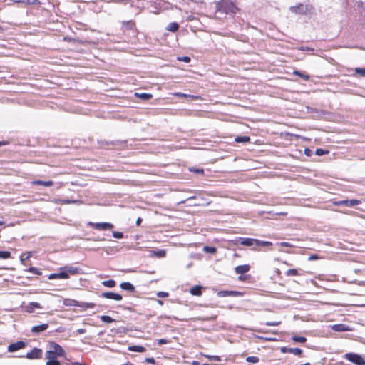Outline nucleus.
<instances>
[{
    "instance_id": "f257e3e1",
    "label": "nucleus",
    "mask_w": 365,
    "mask_h": 365,
    "mask_svg": "<svg viewBox=\"0 0 365 365\" xmlns=\"http://www.w3.org/2000/svg\"><path fill=\"white\" fill-rule=\"evenodd\" d=\"M49 350L46 352V359L57 358L60 356H64L66 351L64 349L57 343L51 341L48 343Z\"/></svg>"
},
{
    "instance_id": "f03ea898",
    "label": "nucleus",
    "mask_w": 365,
    "mask_h": 365,
    "mask_svg": "<svg viewBox=\"0 0 365 365\" xmlns=\"http://www.w3.org/2000/svg\"><path fill=\"white\" fill-rule=\"evenodd\" d=\"M218 11L225 13L227 14H234L237 10L235 4L230 0H222L217 4Z\"/></svg>"
},
{
    "instance_id": "7ed1b4c3",
    "label": "nucleus",
    "mask_w": 365,
    "mask_h": 365,
    "mask_svg": "<svg viewBox=\"0 0 365 365\" xmlns=\"http://www.w3.org/2000/svg\"><path fill=\"white\" fill-rule=\"evenodd\" d=\"M344 358L356 365H365V360L363 357L355 353H346Z\"/></svg>"
},
{
    "instance_id": "20e7f679",
    "label": "nucleus",
    "mask_w": 365,
    "mask_h": 365,
    "mask_svg": "<svg viewBox=\"0 0 365 365\" xmlns=\"http://www.w3.org/2000/svg\"><path fill=\"white\" fill-rule=\"evenodd\" d=\"M88 225L91 226L96 230H112L114 227V225L110 222H91L88 223Z\"/></svg>"
},
{
    "instance_id": "39448f33",
    "label": "nucleus",
    "mask_w": 365,
    "mask_h": 365,
    "mask_svg": "<svg viewBox=\"0 0 365 365\" xmlns=\"http://www.w3.org/2000/svg\"><path fill=\"white\" fill-rule=\"evenodd\" d=\"M308 10V6L302 4H298L297 6L289 7V11L296 14L305 15Z\"/></svg>"
},
{
    "instance_id": "423d86ee",
    "label": "nucleus",
    "mask_w": 365,
    "mask_h": 365,
    "mask_svg": "<svg viewBox=\"0 0 365 365\" xmlns=\"http://www.w3.org/2000/svg\"><path fill=\"white\" fill-rule=\"evenodd\" d=\"M240 243L242 245L251 247L252 250H256L257 247V239L240 237L239 239Z\"/></svg>"
},
{
    "instance_id": "0eeeda50",
    "label": "nucleus",
    "mask_w": 365,
    "mask_h": 365,
    "mask_svg": "<svg viewBox=\"0 0 365 365\" xmlns=\"http://www.w3.org/2000/svg\"><path fill=\"white\" fill-rule=\"evenodd\" d=\"M360 203H361V202L359 200H355V199L339 200V201H336L334 202V204L337 206L343 205V206L350 207H354Z\"/></svg>"
},
{
    "instance_id": "6e6552de",
    "label": "nucleus",
    "mask_w": 365,
    "mask_h": 365,
    "mask_svg": "<svg viewBox=\"0 0 365 365\" xmlns=\"http://www.w3.org/2000/svg\"><path fill=\"white\" fill-rule=\"evenodd\" d=\"M42 350L38 348H34L30 352L26 354V357L29 359H37L41 358Z\"/></svg>"
},
{
    "instance_id": "1a4fd4ad",
    "label": "nucleus",
    "mask_w": 365,
    "mask_h": 365,
    "mask_svg": "<svg viewBox=\"0 0 365 365\" xmlns=\"http://www.w3.org/2000/svg\"><path fill=\"white\" fill-rule=\"evenodd\" d=\"M101 297L106 299H113L115 301H120L123 299L122 296L120 294L112 292H103L101 294Z\"/></svg>"
},
{
    "instance_id": "9d476101",
    "label": "nucleus",
    "mask_w": 365,
    "mask_h": 365,
    "mask_svg": "<svg viewBox=\"0 0 365 365\" xmlns=\"http://www.w3.org/2000/svg\"><path fill=\"white\" fill-rule=\"evenodd\" d=\"M26 346V343L23 341H19L17 342L11 344L8 346V351L9 352H14L19 349H23Z\"/></svg>"
},
{
    "instance_id": "9b49d317",
    "label": "nucleus",
    "mask_w": 365,
    "mask_h": 365,
    "mask_svg": "<svg viewBox=\"0 0 365 365\" xmlns=\"http://www.w3.org/2000/svg\"><path fill=\"white\" fill-rule=\"evenodd\" d=\"M49 279H66L69 278V275H68L66 272L61 269V267L59 268V272L51 274L48 277Z\"/></svg>"
},
{
    "instance_id": "f8f14e48",
    "label": "nucleus",
    "mask_w": 365,
    "mask_h": 365,
    "mask_svg": "<svg viewBox=\"0 0 365 365\" xmlns=\"http://www.w3.org/2000/svg\"><path fill=\"white\" fill-rule=\"evenodd\" d=\"M280 351L283 354L284 353H290L294 355L300 356L302 354V350L299 348H288L286 346H282L280 348Z\"/></svg>"
},
{
    "instance_id": "ddd939ff",
    "label": "nucleus",
    "mask_w": 365,
    "mask_h": 365,
    "mask_svg": "<svg viewBox=\"0 0 365 365\" xmlns=\"http://www.w3.org/2000/svg\"><path fill=\"white\" fill-rule=\"evenodd\" d=\"M217 296L220 297H237L241 296L242 294L240 292L237 291H220L217 292Z\"/></svg>"
},
{
    "instance_id": "4468645a",
    "label": "nucleus",
    "mask_w": 365,
    "mask_h": 365,
    "mask_svg": "<svg viewBox=\"0 0 365 365\" xmlns=\"http://www.w3.org/2000/svg\"><path fill=\"white\" fill-rule=\"evenodd\" d=\"M61 269H63V272H66L69 276L70 274L74 275L79 274V269L72 266H64L61 267Z\"/></svg>"
},
{
    "instance_id": "2eb2a0df",
    "label": "nucleus",
    "mask_w": 365,
    "mask_h": 365,
    "mask_svg": "<svg viewBox=\"0 0 365 365\" xmlns=\"http://www.w3.org/2000/svg\"><path fill=\"white\" fill-rule=\"evenodd\" d=\"M48 327V324H42L40 325L34 326L31 329V331L35 334H39L45 330H46Z\"/></svg>"
},
{
    "instance_id": "dca6fc26",
    "label": "nucleus",
    "mask_w": 365,
    "mask_h": 365,
    "mask_svg": "<svg viewBox=\"0 0 365 365\" xmlns=\"http://www.w3.org/2000/svg\"><path fill=\"white\" fill-rule=\"evenodd\" d=\"M120 287L125 291L134 292L135 291V287L130 282H122L120 284Z\"/></svg>"
},
{
    "instance_id": "f3484780",
    "label": "nucleus",
    "mask_w": 365,
    "mask_h": 365,
    "mask_svg": "<svg viewBox=\"0 0 365 365\" xmlns=\"http://www.w3.org/2000/svg\"><path fill=\"white\" fill-rule=\"evenodd\" d=\"M250 267L247 264L239 265L235 268V271L237 274H245L250 270Z\"/></svg>"
},
{
    "instance_id": "a211bd4d",
    "label": "nucleus",
    "mask_w": 365,
    "mask_h": 365,
    "mask_svg": "<svg viewBox=\"0 0 365 365\" xmlns=\"http://www.w3.org/2000/svg\"><path fill=\"white\" fill-rule=\"evenodd\" d=\"M332 329L336 331H346L350 330V329L349 328V327L347 325L343 324H339L334 325L332 327Z\"/></svg>"
},
{
    "instance_id": "6ab92c4d",
    "label": "nucleus",
    "mask_w": 365,
    "mask_h": 365,
    "mask_svg": "<svg viewBox=\"0 0 365 365\" xmlns=\"http://www.w3.org/2000/svg\"><path fill=\"white\" fill-rule=\"evenodd\" d=\"M202 287L200 285H196L192 287L190 290V293L194 296H200L202 294Z\"/></svg>"
},
{
    "instance_id": "aec40b11",
    "label": "nucleus",
    "mask_w": 365,
    "mask_h": 365,
    "mask_svg": "<svg viewBox=\"0 0 365 365\" xmlns=\"http://www.w3.org/2000/svg\"><path fill=\"white\" fill-rule=\"evenodd\" d=\"M57 203L61 205L66 204H80L81 202L78 200H68V199H59L57 200Z\"/></svg>"
},
{
    "instance_id": "412c9836",
    "label": "nucleus",
    "mask_w": 365,
    "mask_h": 365,
    "mask_svg": "<svg viewBox=\"0 0 365 365\" xmlns=\"http://www.w3.org/2000/svg\"><path fill=\"white\" fill-rule=\"evenodd\" d=\"M128 349V351H130L140 352V353L145 352L146 351V349L144 346H138V345L129 346Z\"/></svg>"
},
{
    "instance_id": "4be33fe9",
    "label": "nucleus",
    "mask_w": 365,
    "mask_h": 365,
    "mask_svg": "<svg viewBox=\"0 0 365 365\" xmlns=\"http://www.w3.org/2000/svg\"><path fill=\"white\" fill-rule=\"evenodd\" d=\"M32 183L34 185H43L45 187H50L53 185V182L51 180L43 181V180H38L33 181Z\"/></svg>"
},
{
    "instance_id": "5701e85b",
    "label": "nucleus",
    "mask_w": 365,
    "mask_h": 365,
    "mask_svg": "<svg viewBox=\"0 0 365 365\" xmlns=\"http://www.w3.org/2000/svg\"><path fill=\"white\" fill-rule=\"evenodd\" d=\"M178 29H179V25L176 22L170 23L166 27V29L171 32H175L178 30Z\"/></svg>"
},
{
    "instance_id": "b1692460",
    "label": "nucleus",
    "mask_w": 365,
    "mask_h": 365,
    "mask_svg": "<svg viewBox=\"0 0 365 365\" xmlns=\"http://www.w3.org/2000/svg\"><path fill=\"white\" fill-rule=\"evenodd\" d=\"M293 74L295 75V76L301 77L304 81H309V78H310L309 75L306 74L304 72H301L299 71H297V70H294L293 71Z\"/></svg>"
},
{
    "instance_id": "393cba45",
    "label": "nucleus",
    "mask_w": 365,
    "mask_h": 365,
    "mask_svg": "<svg viewBox=\"0 0 365 365\" xmlns=\"http://www.w3.org/2000/svg\"><path fill=\"white\" fill-rule=\"evenodd\" d=\"M63 304L66 306H74L78 307V301L71 299H65L63 301Z\"/></svg>"
},
{
    "instance_id": "a878e982",
    "label": "nucleus",
    "mask_w": 365,
    "mask_h": 365,
    "mask_svg": "<svg viewBox=\"0 0 365 365\" xmlns=\"http://www.w3.org/2000/svg\"><path fill=\"white\" fill-rule=\"evenodd\" d=\"M135 95L138 97L139 98L142 99V100H144V101H148L149 99H150L152 98V95L150 93H135Z\"/></svg>"
},
{
    "instance_id": "bb28decb",
    "label": "nucleus",
    "mask_w": 365,
    "mask_h": 365,
    "mask_svg": "<svg viewBox=\"0 0 365 365\" xmlns=\"http://www.w3.org/2000/svg\"><path fill=\"white\" fill-rule=\"evenodd\" d=\"M96 306L94 303H88V302H78V307L83 308V309H88V308H93Z\"/></svg>"
},
{
    "instance_id": "cd10ccee",
    "label": "nucleus",
    "mask_w": 365,
    "mask_h": 365,
    "mask_svg": "<svg viewBox=\"0 0 365 365\" xmlns=\"http://www.w3.org/2000/svg\"><path fill=\"white\" fill-rule=\"evenodd\" d=\"M102 284L105 287L112 288L116 284L115 281L113 279L106 280L102 282Z\"/></svg>"
},
{
    "instance_id": "c85d7f7f",
    "label": "nucleus",
    "mask_w": 365,
    "mask_h": 365,
    "mask_svg": "<svg viewBox=\"0 0 365 365\" xmlns=\"http://www.w3.org/2000/svg\"><path fill=\"white\" fill-rule=\"evenodd\" d=\"M250 140V138L249 136H237L235 138V142L237 143H247Z\"/></svg>"
},
{
    "instance_id": "c756f323",
    "label": "nucleus",
    "mask_w": 365,
    "mask_h": 365,
    "mask_svg": "<svg viewBox=\"0 0 365 365\" xmlns=\"http://www.w3.org/2000/svg\"><path fill=\"white\" fill-rule=\"evenodd\" d=\"M203 251L206 253L215 254L217 252V249L215 247L205 246Z\"/></svg>"
},
{
    "instance_id": "7c9ffc66",
    "label": "nucleus",
    "mask_w": 365,
    "mask_h": 365,
    "mask_svg": "<svg viewBox=\"0 0 365 365\" xmlns=\"http://www.w3.org/2000/svg\"><path fill=\"white\" fill-rule=\"evenodd\" d=\"M101 320L105 323H111L115 322V319L108 315H102L100 317Z\"/></svg>"
},
{
    "instance_id": "2f4dec72",
    "label": "nucleus",
    "mask_w": 365,
    "mask_h": 365,
    "mask_svg": "<svg viewBox=\"0 0 365 365\" xmlns=\"http://www.w3.org/2000/svg\"><path fill=\"white\" fill-rule=\"evenodd\" d=\"M272 243L269 241H262L257 239V247H264V246H272Z\"/></svg>"
},
{
    "instance_id": "473e14b6",
    "label": "nucleus",
    "mask_w": 365,
    "mask_h": 365,
    "mask_svg": "<svg viewBox=\"0 0 365 365\" xmlns=\"http://www.w3.org/2000/svg\"><path fill=\"white\" fill-rule=\"evenodd\" d=\"M47 359L48 361H46V365H61L60 361H58L56 358H50Z\"/></svg>"
},
{
    "instance_id": "72a5a7b5",
    "label": "nucleus",
    "mask_w": 365,
    "mask_h": 365,
    "mask_svg": "<svg viewBox=\"0 0 365 365\" xmlns=\"http://www.w3.org/2000/svg\"><path fill=\"white\" fill-rule=\"evenodd\" d=\"M246 361L249 363H258L259 361V359L257 356H247L246 358Z\"/></svg>"
},
{
    "instance_id": "f704fd0d",
    "label": "nucleus",
    "mask_w": 365,
    "mask_h": 365,
    "mask_svg": "<svg viewBox=\"0 0 365 365\" xmlns=\"http://www.w3.org/2000/svg\"><path fill=\"white\" fill-rule=\"evenodd\" d=\"M292 340L297 343H304V342H306L307 339L304 336H294L292 337Z\"/></svg>"
},
{
    "instance_id": "c9c22d12",
    "label": "nucleus",
    "mask_w": 365,
    "mask_h": 365,
    "mask_svg": "<svg viewBox=\"0 0 365 365\" xmlns=\"http://www.w3.org/2000/svg\"><path fill=\"white\" fill-rule=\"evenodd\" d=\"M26 271L29 272L34 273V274H38V275H41L42 274V272L41 271V269H37L36 267H29Z\"/></svg>"
},
{
    "instance_id": "e433bc0d",
    "label": "nucleus",
    "mask_w": 365,
    "mask_h": 365,
    "mask_svg": "<svg viewBox=\"0 0 365 365\" xmlns=\"http://www.w3.org/2000/svg\"><path fill=\"white\" fill-rule=\"evenodd\" d=\"M24 255H25V254H23V255H21V257H20V260H21V262L23 264H24V262H25L26 260H28V259L31 257V252H27L26 256H25V257H24Z\"/></svg>"
},
{
    "instance_id": "4c0bfd02",
    "label": "nucleus",
    "mask_w": 365,
    "mask_h": 365,
    "mask_svg": "<svg viewBox=\"0 0 365 365\" xmlns=\"http://www.w3.org/2000/svg\"><path fill=\"white\" fill-rule=\"evenodd\" d=\"M354 71L355 73L363 77L365 76V68H356Z\"/></svg>"
},
{
    "instance_id": "58836bf2",
    "label": "nucleus",
    "mask_w": 365,
    "mask_h": 365,
    "mask_svg": "<svg viewBox=\"0 0 365 365\" xmlns=\"http://www.w3.org/2000/svg\"><path fill=\"white\" fill-rule=\"evenodd\" d=\"M11 257V253L8 251H0V258L8 259Z\"/></svg>"
},
{
    "instance_id": "ea45409f",
    "label": "nucleus",
    "mask_w": 365,
    "mask_h": 365,
    "mask_svg": "<svg viewBox=\"0 0 365 365\" xmlns=\"http://www.w3.org/2000/svg\"><path fill=\"white\" fill-rule=\"evenodd\" d=\"M112 235L114 238L117 239H121L123 237V233L118 231H113Z\"/></svg>"
},
{
    "instance_id": "a19ab883",
    "label": "nucleus",
    "mask_w": 365,
    "mask_h": 365,
    "mask_svg": "<svg viewBox=\"0 0 365 365\" xmlns=\"http://www.w3.org/2000/svg\"><path fill=\"white\" fill-rule=\"evenodd\" d=\"M298 274V271L296 269H288L286 272L287 276H294Z\"/></svg>"
},
{
    "instance_id": "79ce46f5",
    "label": "nucleus",
    "mask_w": 365,
    "mask_h": 365,
    "mask_svg": "<svg viewBox=\"0 0 365 365\" xmlns=\"http://www.w3.org/2000/svg\"><path fill=\"white\" fill-rule=\"evenodd\" d=\"M165 254H166V252L163 250H159L155 252V255L158 257H163L165 256Z\"/></svg>"
},
{
    "instance_id": "37998d69",
    "label": "nucleus",
    "mask_w": 365,
    "mask_h": 365,
    "mask_svg": "<svg viewBox=\"0 0 365 365\" xmlns=\"http://www.w3.org/2000/svg\"><path fill=\"white\" fill-rule=\"evenodd\" d=\"M327 153H328V151L323 150L322 148H317L315 151V154L319 156L323 155Z\"/></svg>"
},
{
    "instance_id": "c03bdc74",
    "label": "nucleus",
    "mask_w": 365,
    "mask_h": 365,
    "mask_svg": "<svg viewBox=\"0 0 365 365\" xmlns=\"http://www.w3.org/2000/svg\"><path fill=\"white\" fill-rule=\"evenodd\" d=\"M205 356L207 358H208L210 360H214V361H221V358L219 356L206 355Z\"/></svg>"
},
{
    "instance_id": "a18cd8bd",
    "label": "nucleus",
    "mask_w": 365,
    "mask_h": 365,
    "mask_svg": "<svg viewBox=\"0 0 365 365\" xmlns=\"http://www.w3.org/2000/svg\"><path fill=\"white\" fill-rule=\"evenodd\" d=\"M190 170L191 172H194V173H198V174H203L204 173V170L202 169V168H190Z\"/></svg>"
},
{
    "instance_id": "49530a36",
    "label": "nucleus",
    "mask_w": 365,
    "mask_h": 365,
    "mask_svg": "<svg viewBox=\"0 0 365 365\" xmlns=\"http://www.w3.org/2000/svg\"><path fill=\"white\" fill-rule=\"evenodd\" d=\"M26 312L28 313H32L34 312V308L31 305V303L29 302L25 307Z\"/></svg>"
},
{
    "instance_id": "de8ad7c7",
    "label": "nucleus",
    "mask_w": 365,
    "mask_h": 365,
    "mask_svg": "<svg viewBox=\"0 0 365 365\" xmlns=\"http://www.w3.org/2000/svg\"><path fill=\"white\" fill-rule=\"evenodd\" d=\"M281 324V322H267L265 324L267 326H278Z\"/></svg>"
},
{
    "instance_id": "09e8293b",
    "label": "nucleus",
    "mask_w": 365,
    "mask_h": 365,
    "mask_svg": "<svg viewBox=\"0 0 365 365\" xmlns=\"http://www.w3.org/2000/svg\"><path fill=\"white\" fill-rule=\"evenodd\" d=\"M157 296L158 297H166L168 296V292H158L157 293Z\"/></svg>"
},
{
    "instance_id": "8fccbe9b",
    "label": "nucleus",
    "mask_w": 365,
    "mask_h": 365,
    "mask_svg": "<svg viewBox=\"0 0 365 365\" xmlns=\"http://www.w3.org/2000/svg\"><path fill=\"white\" fill-rule=\"evenodd\" d=\"M300 50L303 51H314V48L307 46H302Z\"/></svg>"
},
{
    "instance_id": "3c124183",
    "label": "nucleus",
    "mask_w": 365,
    "mask_h": 365,
    "mask_svg": "<svg viewBox=\"0 0 365 365\" xmlns=\"http://www.w3.org/2000/svg\"><path fill=\"white\" fill-rule=\"evenodd\" d=\"M259 339H264L267 341H277V339L275 338H272V337H259Z\"/></svg>"
},
{
    "instance_id": "603ef678",
    "label": "nucleus",
    "mask_w": 365,
    "mask_h": 365,
    "mask_svg": "<svg viewBox=\"0 0 365 365\" xmlns=\"http://www.w3.org/2000/svg\"><path fill=\"white\" fill-rule=\"evenodd\" d=\"M31 303V305L34 307V308H38V309H41L42 308V307L41 306V304L38 302H30Z\"/></svg>"
},
{
    "instance_id": "864d4df0",
    "label": "nucleus",
    "mask_w": 365,
    "mask_h": 365,
    "mask_svg": "<svg viewBox=\"0 0 365 365\" xmlns=\"http://www.w3.org/2000/svg\"><path fill=\"white\" fill-rule=\"evenodd\" d=\"M145 362L154 364H155V360L154 358H152V357L151 358H146L145 359Z\"/></svg>"
},
{
    "instance_id": "5fc2aeb1",
    "label": "nucleus",
    "mask_w": 365,
    "mask_h": 365,
    "mask_svg": "<svg viewBox=\"0 0 365 365\" xmlns=\"http://www.w3.org/2000/svg\"><path fill=\"white\" fill-rule=\"evenodd\" d=\"M168 342V341L167 339H160L158 341V344L159 345H163V344H165Z\"/></svg>"
},
{
    "instance_id": "6e6d98bb",
    "label": "nucleus",
    "mask_w": 365,
    "mask_h": 365,
    "mask_svg": "<svg viewBox=\"0 0 365 365\" xmlns=\"http://www.w3.org/2000/svg\"><path fill=\"white\" fill-rule=\"evenodd\" d=\"M180 61H182L185 63H189L190 61V58L188 56H183L181 58H179Z\"/></svg>"
},
{
    "instance_id": "4d7b16f0",
    "label": "nucleus",
    "mask_w": 365,
    "mask_h": 365,
    "mask_svg": "<svg viewBox=\"0 0 365 365\" xmlns=\"http://www.w3.org/2000/svg\"><path fill=\"white\" fill-rule=\"evenodd\" d=\"M312 151L309 149V148H305L304 150V154L307 155V156H311L312 155Z\"/></svg>"
},
{
    "instance_id": "13d9d810",
    "label": "nucleus",
    "mask_w": 365,
    "mask_h": 365,
    "mask_svg": "<svg viewBox=\"0 0 365 365\" xmlns=\"http://www.w3.org/2000/svg\"><path fill=\"white\" fill-rule=\"evenodd\" d=\"M319 259V257L317 255H311L309 257V260H314V259Z\"/></svg>"
},
{
    "instance_id": "bf43d9fd",
    "label": "nucleus",
    "mask_w": 365,
    "mask_h": 365,
    "mask_svg": "<svg viewBox=\"0 0 365 365\" xmlns=\"http://www.w3.org/2000/svg\"><path fill=\"white\" fill-rule=\"evenodd\" d=\"M280 245L282 247H292V245L287 242H282L280 243Z\"/></svg>"
},
{
    "instance_id": "052dcab7",
    "label": "nucleus",
    "mask_w": 365,
    "mask_h": 365,
    "mask_svg": "<svg viewBox=\"0 0 365 365\" xmlns=\"http://www.w3.org/2000/svg\"><path fill=\"white\" fill-rule=\"evenodd\" d=\"M76 331L79 334H83L86 332V329H83V328H80V329H77Z\"/></svg>"
},
{
    "instance_id": "680f3d73",
    "label": "nucleus",
    "mask_w": 365,
    "mask_h": 365,
    "mask_svg": "<svg viewBox=\"0 0 365 365\" xmlns=\"http://www.w3.org/2000/svg\"><path fill=\"white\" fill-rule=\"evenodd\" d=\"M216 318H217V316L215 315V316L206 317V318H205V320L212 321V320H215Z\"/></svg>"
},
{
    "instance_id": "e2e57ef3",
    "label": "nucleus",
    "mask_w": 365,
    "mask_h": 365,
    "mask_svg": "<svg viewBox=\"0 0 365 365\" xmlns=\"http://www.w3.org/2000/svg\"><path fill=\"white\" fill-rule=\"evenodd\" d=\"M142 222V219L140 217H138L136 220V225H140Z\"/></svg>"
},
{
    "instance_id": "0e129e2a",
    "label": "nucleus",
    "mask_w": 365,
    "mask_h": 365,
    "mask_svg": "<svg viewBox=\"0 0 365 365\" xmlns=\"http://www.w3.org/2000/svg\"><path fill=\"white\" fill-rule=\"evenodd\" d=\"M6 144H7V142H6V141H0V147L1 145H6Z\"/></svg>"
},
{
    "instance_id": "69168bd1",
    "label": "nucleus",
    "mask_w": 365,
    "mask_h": 365,
    "mask_svg": "<svg viewBox=\"0 0 365 365\" xmlns=\"http://www.w3.org/2000/svg\"><path fill=\"white\" fill-rule=\"evenodd\" d=\"M195 196H192V197H190L186 199V200H192V199H195Z\"/></svg>"
},
{
    "instance_id": "338daca9",
    "label": "nucleus",
    "mask_w": 365,
    "mask_h": 365,
    "mask_svg": "<svg viewBox=\"0 0 365 365\" xmlns=\"http://www.w3.org/2000/svg\"><path fill=\"white\" fill-rule=\"evenodd\" d=\"M158 303L159 304L162 305V304H163V302L162 300H160V299H158Z\"/></svg>"
},
{
    "instance_id": "774afa93",
    "label": "nucleus",
    "mask_w": 365,
    "mask_h": 365,
    "mask_svg": "<svg viewBox=\"0 0 365 365\" xmlns=\"http://www.w3.org/2000/svg\"><path fill=\"white\" fill-rule=\"evenodd\" d=\"M198 364V362H197V361H194V362H193V364H194V365H196V364Z\"/></svg>"
}]
</instances>
